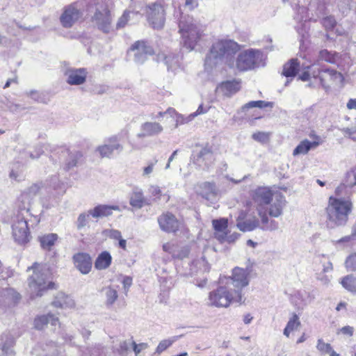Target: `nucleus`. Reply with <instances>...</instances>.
<instances>
[{"mask_svg": "<svg viewBox=\"0 0 356 356\" xmlns=\"http://www.w3.org/2000/svg\"><path fill=\"white\" fill-rule=\"evenodd\" d=\"M300 325V321L299 320V316L293 313L291 318H289L286 327L284 330V334L289 337L291 332L294 330H296Z\"/></svg>", "mask_w": 356, "mask_h": 356, "instance_id": "a19ab883", "label": "nucleus"}, {"mask_svg": "<svg viewBox=\"0 0 356 356\" xmlns=\"http://www.w3.org/2000/svg\"><path fill=\"white\" fill-rule=\"evenodd\" d=\"M132 341H134L132 339L121 341L118 349L119 353L120 355H123L124 353H126L129 349V347L131 346Z\"/></svg>", "mask_w": 356, "mask_h": 356, "instance_id": "e2e57ef3", "label": "nucleus"}, {"mask_svg": "<svg viewBox=\"0 0 356 356\" xmlns=\"http://www.w3.org/2000/svg\"><path fill=\"white\" fill-rule=\"evenodd\" d=\"M316 349L322 355H326L331 351L332 347L330 343L325 342L322 339H318L317 340Z\"/></svg>", "mask_w": 356, "mask_h": 356, "instance_id": "de8ad7c7", "label": "nucleus"}, {"mask_svg": "<svg viewBox=\"0 0 356 356\" xmlns=\"http://www.w3.org/2000/svg\"><path fill=\"white\" fill-rule=\"evenodd\" d=\"M145 198L142 190L138 188H134L130 196V204L133 207L140 209L143 206Z\"/></svg>", "mask_w": 356, "mask_h": 356, "instance_id": "4c0bfd02", "label": "nucleus"}, {"mask_svg": "<svg viewBox=\"0 0 356 356\" xmlns=\"http://www.w3.org/2000/svg\"><path fill=\"white\" fill-rule=\"evenodd\" d=\"M10 177L15 181H20L24 178V173L21 169H12Z\"/></svg>", "mask_w": 356, "mask_h": 356, "instance_id": "69168bd1", "label": "nucleus"}, {"mask_svg": "<svg viewBox=\"0 0 356 356\" xmlns=\"http://www.w3.org/2000/svg\"><path fill=\"white\" fill-rule=\"evenodd\" d=\"M356 185V172H348L347 173V186L351 187Z\"/></svg>", "mask_w": 356, "mask_h": 356, "instance_id": "774afa93", "label": "nucleus"}, {"mask_svg": "<svg viewBox=\"0 0 356 356\" xmlns=\"http://www.w3.org/2000/svg\"><path fill=\"white\" fill-rule=\"evenodd\" d=\"M163 129L161 124L156 122H146L142 124L138 138L151 137L160 134Z\"/></svg>", "mask_w": 356, "mask_h": 356, "instance_id": "b1692460", "label": "nucleus"}, {"mask_svg": "<svg viewBox=\"0 0 356 356\" xmlns=\"http://www.w3.org/2000/svg\"><path fill=\"white\" fill-rule=\"evenodd\" d=\"M342 286L351 293L356 294V276L353 275H348L340 281Z\"/></svg>", "mask_w": 356, "mask_h": 356, "instance_id": "ea45409f", "label": "nucleus"}, {"mask_svg": "<svg viewBox=\"0 0 356 356\" xmlns=\"http://www.w3.org/2000/svg\"><path fill=\"white\" fill-rule=\"evenodd\" d=\"M131 50L135 52V61L139 63H143L147 56L153 54L152 49L149 46H147L143 41L135 42L131 47Z\"/></svg>", "mask_w": 356, "mask_h": 356, "instance_id": "5701e85b", "label": "nucleus"}, {"mask_svg": "<svg viewBox=\"0 0 356 356\" xmlns=\"http://www.w3.org/2000/svg\"><path fill=\"white\" fill-rule=\"evenodd\" d=\"M73 263L75 268L83 275L88 274L92 266V258L89 254L78 252L73 256Z\"/></svg>", "mask_w": 356, "mask_h": 356, "instance_id": "f3484780", "label": "nucleus"}, {"mask_svg": "<svg viewBox=\"0 0 356 356\" xmlns=\"http://www.w3.org/2000/svg\"><path fill=\"white\" fill-rule=\"evenodd\" d=\"M209 108L210 106H204L203 104H200L195 112L191 113L189 115H188V121L193 120L197 115L207 113L209 111Z\"/></svg>", "mask_w": 356, "mask_h": 356, "instance_id": "6e6d98bb", "label": "nucleus"}, {"mask_svg": "<svg viewBox=\"0 0 356 356\" xmlns=\"http://www.w3.org/2000/svg\"><path fill=\"white\" fill-rule=\"evenodd\" d=\"M120 208L115 205L99 204L90 209V213L94 218H104L111 216L113 211H119Z\"/></svg>", "mask_w": 356, "mask_h": 356, "instance_id": "bb28decb", "label": "nucleus"}, {"mask_svg": "<svg viewBox=\"0 0 356 356\" xmlns=\"http://www.w3.org/2000/svg\"><path fill=\"white\" fill-rule=\"evenodd\" d=\"M91 214L90 213V210L87 212L81 213L77 218V228L81 229V228L86 227L90 218Z\"/></svg>", "mask_w": 356, "mask_h": 356, "instance_id": "8fccbe9b", "label": "nucleus"}, {"mask_svg": "<svg viewBox=\"0 0 356 356\" xmlns=\"http://www.w3.org/2000/svg\"><path fill=\"white\" fill-rule=\"evenodd\" d=\"M245 300L239 290L232 291L230 285L220 286L211 291L208 297V305L216 307H227L232 303H242Z\"/></svg>", "mask_w": 356, "mask_h": 356, "instance_id": "423d86ee", "label": "nucleus"}, {"mask_svg": "<svg viewBox=\"0 0 356 356\" xmlns=\"http://www.w3.org/2000/svg\"><path fill=\"white\" fill-rule=\"evenodd\" d=\"M214 161V156L209 148H202L193 156V163L203 170L208 169Z\"/></svg>", "mask_w": 356, "mask_h": 356, "instance_id": "6ab92c4d", "label": "nucleus"}, {"mask_svg": "<svg viewBox=\"0 0 356 356\" xmlns=\"http://www.w3.org/2000/svg\"><path fill=\"white\" fill-rule=\"evenodd\" d=\"M47 356H63V348L58 346L55 343L47 346L46 348Z\"/></svg>", "mask_w": 356, "mask_h": 356, "instance_id": "09e8293b", "label": "nucleus"}, {"mask_svg": "<svg viewBox=\"0 0 356 356\" xmlns=\"http://www.w3.org/2000/svg\"><path fill=\"white\" fill-rule=\"evenodd\" d=\"M353 204L348 199L330 196L326 208L328 225L333 226L344 225L352 211Z\"/></svg>", "mask_w": 356, "mask_h": 356, "instance_id": "39448f33", "label": "nucleus"}, {"mask_svg": "<svg viewBox=\"0 0 356 356\" xmlns=\"http://www.w3.org/2000/svg\"><path fill=\"white\" fill-rule=\"evenodd\" d=\"M343 82L342 74L334 70L327 69L320 72L319 86L325 90H328L332 86H341Z\"/></svg>", "mask_w": 356, "mask_h": 356, "instance_id": "f8f14e48", "label": "nucleus"}, {"mask_svg": "<svg viewBox=\"0 0 356 356\" xmlns=\"http://www.w3.org/2000/svg\"><path fill=\"white\" fill-rule=\"evenodd\" d=\"M147 19L149 24L156 29H162L165 21V13L163 7L156 3L147 7Z\"/></svg>", "mask_w": 356, "mask_h": 356, "instance_id": "9d476101", "label": "nucleus"}, {"mask_svg": "<svg viewBox=\"0 0 356 356\" xmlns=\"http://www.w3.org/2000/svg\"><path fill=\"white\" fill-rule=\"evenodd\" d=\"M286 202L284 195L280 193H275L270 203L266 206V212L268 211L271 217L277 218L282 214Z\"/></svg>", "mask_w": 356, "mask_h": 356, "instance_id": "a211bd4d", "label": "nucleus"}, {"mask_svg": "<svg viewBox=\"0 0 356 356\" xmlns=\"http://www.w3.org/2000/svg\"><path fill=\"white\" fill-rule=\"evenodd\" d=\"M54 192L53 193V195H61L65 193V188L63 184L56 181L54 185Z\"/></svg>", "mask_w": 356, "mask_h": 356, "instance_id": "0e129e2a", "label": "nucleus"}, {"mask_svg": "<svg viewBox=\"0 0 356 356\" xmlns=\"http://www.w3.org/2000/svg\"><path fill=\"white\" fill-rule=\"evenodd\" d=\"M317 140L309 141L307 139L302 140L298 145L294 149L293 155L294 156L300 154H306L310 149H315L320 145L318 137H316Z\"/></svg>", "mask_w": 356, "mask_h": 356, "instance_id": "72a5a7b5", "label": "nucleus"}, {"mask_svg": "<svg viewBox=\"0 0 356 356\" xmlns=\"http://www.w3.org/2000/svg\"><path fill=\"white\" fill-rule=\"evenodd\" d=\"M252 138L260 143H266L268 140L269 135L268 133L259 131L252 134Z\"/></svg>", "mask_w": 356, "mask_h": 356, "instance_id": "052dcab7", "label": "nucleus"}, {"mask_svg": "<svg viewBox=\"0 0 356 356\" xmlns=\"http://www.w3.org/2000/svg\"><path fill=\"white\" fill-rule=\"evenodd\" d=\"M275 194L268 186L257 187L252 193V200L257 204L258 215L261 218V228L265 230H275L278 227L277 222L269 219L266 209V206L270 203Z\"/></svg>", "mask_w": 356, "mask_h": 356, "instance_id": "20e7f679", "label": "nucleus"}, {"mask_svg": "<svg viewBox=\"0 0 356 356\" xmlns=\"http://www.w3.org/2000/svg\"><path fill=\"white\" fill-rule=\"evenodd\" d=\"M130 15H132L133 16H138L137 13L130 12V11H124L123 15L119 18L117 24H116V29H122L124 27L130 20Z\"/></svg>", "mask_w": 356, "mask_h": 356, "instance_id": "49530a36", "label": "nucleus"}, {"mask_svg": "<svg viewBox=\"0 0 356 356\" xmlns=\"http://www.w3.org/2000/svg\"><path fill=\"white\" fill-rule=\"evenodd\" d=\"M208 270V264L205 260L204 255L201 254L200 257L193 259L190 266V272L185 273L184 275L186 277L193 276L196 273H204Z\"/></svg>", "mask_w": 356, "mask_h": 356, "instance_id": "cd10ccee", "label": "nucleus"}, {"mask_svg": "<svg viewBox=\"0 0 356 356\" xmlns=\"http://www.w3.org/2000/svg\"><path fill=\"white\" fill-rule=\"evenodd\" d=\"M112 257L107 251L100 253L95 261V268L99 270L108 268L111 264Z\"/></svg>", "mask_w": 356, "mask_h": 356, "instance_id": "c9c22d12", "label": "nucleus"}, {"mask_svg": "<svg viewBox=\"0 0 356 356\" xmlns=\"http://www.w3.org/2000/svg\"><path fill=\"white\" fill-rule=\"evenodd\" d=\"M241 46L234 40L221 38L215 40L204 60V70L208 73L220 71L223 65L229 68L234 65V58Z\"/></svg>", "mask_w": 356, "mask_h": 356, "instance_id": "f257e3e1", "label": "nucleus"}, {"mask_svg": "<svg viewBox=\"0 0 356 356\" xmlns=\"http://www.w3.org/2000/svg\"><path fill=\"white\" fill-rule=\"evenodd\" d=\"M49 323L52 327L59 325L60 321L58 317L54 314L48 313L38 316L34 319V327L37 330L44 329Z\"/></svg>", "mask_w": 356, "mask_h": 356, "instance_id": "393cba45", "label": "nucleus"}, {"mask_svg": "<svg viewBox=\"0 0 356 356\" xmlns=\"http://www.w3.org/2000/svg\"><path fill=\"white\" fill-rule=\"evenodd\" d=\"M28 209H23L17 213L13 221V236L15 241L19 244L27 243L30 238L29 229L25 214H28Z\"/></svg>", "mask_w": 356, "mask_h": 356, "instance_id": "6e6552de", "label": "nucleus"}, {"mask_svg": "<svg viewBox=\"0 0 356 356\" xmlns=\"http://www.w3.org/2000/svg\"><path fill=\"white\" fill-rule=\"evenodd\" d=\"M204 198L207 200L213 201L218 195V188L216 185L211 182H203L198 184L195 188Z\"/></svg>", "mask_w": 356, "mask_h": 356, "instance_id": "a878e982", "label": "nucleus"}, {"mask_svg": "<svg viewBox=\"0 0 356 356\" xmlns=\"http://www.w3.org/2000/svg\"><path fill=\"white\" fill-rule=\"evenodd\" d=\"M240 88V82L236 80L222 82L217 87V90L226 96H230L236 93Z\"/></svg>", "mask_w": 356, "mask_h": 356, "instance_id": "473e14b6", "label": "nucleus"}, {"mask_svg": "<svg viewBox=\"0 0 356 356\" xmlns=\"http://www.w3.org/2000/svg\"><path fill=\"white\" fill-rule=\"evenodd\" d=\"M345 266L348 270H356V252L347 257L345 261Z\"/></svg>", "mask_w": 356, "mask_h": 356, "instance_id": "5fc2aeb1", "label": "nucleus"}, {"mask_svg": "<svg viewBox=\"0 0 356 356\" xmlns=\"http://www.w3.org/2000/svg\"><path fill=\"white\" fill-rule=\"evenodd\" d=\"M0 110L17 113L22 110V107L20 104H15L6 97H3L0 99Z\"/></svg>", "mask_w": 356, "mask_h": 356, "instance_id": "e433bc0d", "label": "nucleus"}, {"mask_svg": "<svg viewBox=\"0 0 356 356\" xmlns=\"http://www.w3.org/2000/svg\"><path fill=\"white\" fill-rule=\"evenodd\" d=\"M321 70L316 64L306 65L302 63L299 70L298 79L307 82L309 87L319 86V76Z\"/></svg>", "mask_w": 356, "mask_h": 356, "instance_id": "1a4fd4ad", "label": "nucleus"}, {"mask_svg": "<svg viewBox=\"0 0 356 356\" xmlns=\"http://www.w3.org/2000/svg\"><path fill=\"white\" fill-rule=\"evenodd\" d=\"M319 59L327 63H337H337L339 60V55L336 53H332L326 49L322 50L319 52Z\"/></svg>", "mask_w": 356, "mask_h": 356, "instance_id": "a18cd8bd", "label": "nucleus"}, {"mask_svg": "<svg viewBox=\"0 0 356 356\" xmlns=\"http://www.w3.org/2000/svg\"><path fill=\"white\" fill-rule=\"evenodd\" d=\"M302 63L297 58L290 60L284 65L282 74L287 78H293L296 74L298 75Z\"/></svg>", "mask_w": 356, "mask_h": 356, "instance_id": "7c9ffc66", "label": "nucleus"}, {"mask_svg": "<svg viewBox=\"0 0 356 356\" xmlns=\"http://www.w3.org/2000/svg\"><path fill=\"white\" fill-rule=\"evenodd\" d=\"M82 16L81 6L79 3L67 6L60 15V19L63 26L70 28L73 26Z\"/></svg>", "mask_w": 356, "mask_h": 356, "instance_id": "4468645a", "label": "nucleus"}, {"mask_svg": "<svg viewBox=\"0 0 356 356\" xmlns=\"http://www.w3.org/2000/svg\"><path fill=\"white\" fill-rule=\"evenodd\" d=\"M225 284L230 285V289L239 290L242 293V288L248 284V273L246 270L241 268H235L233 270L232 277L225 278Z\"/></svg>", "mask_w": 356, "mask_h": 356, "instance_id": "2eb2a0df", "label": "nucleus"}, {"mask_svg": "<svg viewBox=\"0 0 356 356\" xmlns=\"http://www.w3.org/2000/svg\"><path fill=\"white\" fill-rule=\"evenodd\" d=\"M316 279L324 286H328L332 280V275H326L325 273L320 272L316 275Z\"/></svg>", "mask_w": 356, "mask_h": 356, "instance_id": "680f3d73", "label": "nucleus"}, {"mask_svg": "<svg viewBox=\"0 0 356 356\" xmlns=\"http://www.w3.org/2000/svg\"><path fill=\"white\" fill-rule=\"evenodd\" d=\"M33 274L28 279L29 292L31 298L42 296L48 289L52 288L54 283L49 280L51 271L46 264L35 263L28 270Z\"/></svg>", "mask_w": 356, "mask_h": 356, "instance_id": "f03ea898", "label": "nucleus"}, {"mask_svg": "<svg viewBox=\"0 0 356 356\" xmlns=\"http://www.w3.org/2000/svg\"><path fill=\"white\" fill-rule=\"evenodd\" d=\"M245 215L241 212L237 219V227L242 232H250L254 229L259 225V220L254 217L252 219H246Z\"/></svg>", "mask_w": 356, "mask_h": 356, "instance_id": "c756f323", "label": "nucleus"}, {"mask_svg": "<svg viewBox=\"0 0 356 356\" xmlns=\"http://www.w3.org/2000/svg\"><path fill=\"white\" fill-rule=\"evenodd\" d=\"M158 161L154 159L153 161H149L146 166L143 168L142 176L144 177H148L153 172L155 165H156Z\"/></svg>", "mask_w": 356, "mask_h": 356, "instance_id": "603ef678", "label": "nucleus"}, {"mask_svg": "<svg viewBox=\"0 0 356 356\" xmlns=\"http://www.w3.org/2000/svg\"><path fill=\"white\" fill-rule=\"evenodd\" d=\"M324 10V6L323 5L319 6L318 8V11L315 13V14L312 13L309 15V11L313 10V6H311L310 8H307L304 6H299L295 15V19L299 22H307V20H316L317 17H319L321 14H323Z\"/></svg>", "mask_w": 356, "mask_h": 356, "instance_id": "4be33fe9", "label": "nucleus"}, {"mask_svg": "<svg viewBox=\"0 0 356 356\" xmlns=\"http://www.w3.org/2000/svg\"><path fill=\"white\" fill-rule=\"evenodd\" d=\"M179 338V336H173L161 340L157 345L154 354L161 355L163 352L170 348L176 341H177Z\"/></svg>", "mask_w": 356, "mask_h": 356, "instance_id": "37998d69", "label": "nucleus"}, {"mask_svg": "<svg viewBox=\"0 0 356 356\" xmlns=\"http://www.w3.org/2000/svg\"><path fill=\"white\" fill-rule=\"evenodd\" d=\"M159 60L164 61L168 70L175 71L179 66V60L177 56L170 54L165 56L163 54L159 56Z\"/></svg>", "mask_w": 356, "mask_h": 356, "instance_id": "79ce46f5", "label": "nucleus"}, {"mask_svg": "<svg viewBox=\"0 0 356 356\" xmlns=\"http://www.w3.org/2000/svg\"><path fill=\"white\" fill-rule=\"evenodd\" d=\"M212 225L215 230L216 238L221 241H224L227 238L228 221L226 218H220L218 220H213Z\"/></svg>", "mask_w": 356, "mask_h": 356, "instance_id": "c85d7f7f", "label": "nucleus"}, {"mask_svg": "<svg viewBox=\"0 0 356 356\" xmlns=\"http://www.w3.org/2000/svg\"><path fill=\"white\" fill-rule=\"evenodd\" d=\"M179 33L183 46L190 51L195 49L204 35L202 27L189 15L181 16Z\"/></svg>", "mask_w": 356, "mask_h": 356, "instance_id": "7ed1b4c3", "label": "nucleus"}, {"mask_svg": "<svg viewBox=\"0 0 356 356\" xmlns=\"http://www.w3.org/2000/svg\"><path fill=\"white\" fill-rule=\"evenodd\" d=\"M122 150L123 145L121 143V136L120 135H114L107 138L104 143L97 149L102 157L106 158H111L114 152L120 153Z\"/></svg>", "mask_w": 356, "mask_h": 356, "instance_id": "9b49d317", "label": "nucleus"}, {"mask_svg": "<svg viewBox=\"0 0 356 356\" xmlns=\"http://www.w3.org/2000/svg\"><path fill=\"white\" fill-rule=\"evenodd\" d=\"M341 131L346 136L356 140V118L350 127L343 128Z\"/></svg>", "mask_w": 356, "mask_h": 356, "instance_id": "3c124183", "label": "nucleus"}, {"mask_svg": "<svg viewBox=\"0 0 356 356\" xmlns=\"http://www.w3.org/2000/svg\"><path fill=\"white\" fill-rule=\"evenodd\" d=\"M92 22L104 33H110L113 30L112 17L106 8H97L92 17Z\"/></svg>", "mask_w": 356, "mask_h": 356, "instance_id": "ddd939ff", "label": "nucleus"}, {"mask_svg": "<svg viewBox=\"0 0 356 356\" xmlns=\"http://www.w3.org/2000/svg\"><path fill=\"white\" fill-rule=\"evenodd\" d=\"M322 24L327 30H332L336 26V20L333 17L329 16L323 19Z\"/></svg>", "mask_w": 356, "mask_h": 356, "instance_id": "bf43d9fd", "label": "nucleus"}, {"mask_svg": "<svg viewBox=\"0 0 356 356\" xmlns=\"http://www.w3.org/2000/svg\"><path fill=\"white\" fill-rule=\"evenodd\" d=\"M353 240V236H346L344 237H342L339 240H334L332 241V243L333 245H334L336 248H345L348 245V244Z\"/></svg>", "mask_w": 356, "mask_h": 356, "instance_id": "864d4df0", "label": "nucleus"}, {"mask_svg": "<svg viewBox=\"0 0 356 356\" xmlns=\"http://www.w3.org/2000/svg\"><path fill=\"white\" fill-rule=\"evenodd\" d=\"M165 116H169L170 118H172L174 121H175V127H177L179 124H182L184 123H187L189 121H188V116L184 117L183 115L178 114L176 111L172 108H169L165 112H159L154 118H163Z\"/></svg>", "mask_w": 356, "mask_h": 356, "instance_id": "f704fd0d", "label": "nucleus"}, {"mask_svg": "<svg viewBox=\"0 0 356 356\" xmlns=\"http://www.w3.org/2000/svg\"><path fill=\"white\" fill-rule=\"evenodd\" d=\"M267 106L272 107V103L259 100V101L250 102L245 105V108H254V107L264 108V107H267Z\"/></svg>", "mask_w": 356, "mask_h": 356, "instance_id": "13d9d810", "label": "nucleus"}, {"mask_svg": "<svg viewBox=\"0 0 356 356\" xmlns=\"http://www.w3.org/2000/svg\"><path fill=\"white\" fill-rule=\"evenodd\" d=\"M88 71L86 68H69L65 72L66 80L70 85H81L86 79Z\"/></svg>", "mask_w": 356, "mask_h": 356, "instance_id": "aec40b11", "label": "nucleus"}, {"mask_svg": "<svg viewBox=\"0 0 356 356\" xmlns=\"http://www.w3.org/2000/svg\"><path fill=\"white\" fill-rule=\"evenodd\" d=\"M131 346L133 348V350L136 356H138V355L143 350L147 349L149 348V344L147 343H136L134 341L131 342Z\"/></svg>", "mask_w": 356, "mask_h": 356, "instance_id": "4d7b16f0", "label": "nucleus"}, {"mask_svg": "<svg viewBox=\"0 0 356 356\" xmlns=\"http://www.w3.org/2000/svg\"><path fill=\"white\" fill-rule=\"evenodd\" d=\"M103 292L105 298V304L107 306L113 305L118 297L117 290L108 286L104 289Z\"/></svg>", "mask_w": 356, "mask_h": 356, "instance_id": "c03bdc74", "label": "nucleus"}, {"mask_svg": "<svg viewBox=\"0 0 356 356\" xmlns=\"http://www.w3.org/2000/svg\"><path fill=\"white\" fill-rule=\"evenodd\" d=\"M312 297L305 291H297L291 295L290 301L298 310H303L311 303Z\"/></svg>", "mask_w": 356, "mask_h": 356, "instance_id": "412c9836", "label": "nucleus"}, {"mask_svg": "<svg viewBox=\"0 0 356 356\" xmlns=\"http://www.w3.org/2000/svg\"><path fill=\"white\" fill-rule=\"evenodd\" d=\"M58 235L54 233L44 234L39 238L41 247L44 250H51L58 240Z\"/></svg>", "mask_w": 356, "mask_h": 356, "instance_id": "58836bf2", "label": "nucleus"}, {"mask_svg": "<svg viewBox=\"0 0 356 356\" xmlns=\"http://www.w3.org/2000/svg\"><path fill=\"white\" fill-rule=\"evenodd\" d=\"M266 55L259 49H248L240 52L234 59V65L232 69H236L240 72H246L264 67L266 65Z\"/></svg>", "mask_w": 356, "mask_h": 356, "instance_id": "0eeeda50", "label": "nucleus"}, {"mask_svg": "<svg viewBox=\"0 0 356 356\" xmlns=\"http://www.w3.org/2000/svg\"><path fill=\"white\" fill-rule=\"evenodd\" d=\"M188 253H189L188 248L187 247H184L179 251L176 250L175 252H172V256L174 257L182 259L188 256Z\"/></svg>", "mask_w": 356, "mask_h": 356, "instance_id": "338daca9", "label": "nucleus"}, {"mask_svg": "<svg viewBox=\"0 0 356 356\" xmlns=\"http://www.w3.org/2000/svg\"><path fill=\"white\" fill-rule=\"evenodd\" d=\"M158 223L161 230L165 232H175L181 222L170 213H164L158 218Z\"/></svg>", "mask_w": 356, "mask_h": 356, "instance_id": "dca6fc26", "label": "nucleus"}, {"mask_svg": "<svg viewBox=\"0 0 356 356\" xmlns=\"http://www.w3.org/2000/svg\"><path fill=\"white\" fill-rule=\"evenodd\" d=\"M52 305L58 308L71 309L74 307L75 302L72 297L60 292L55 297Z\"/></svg>", "mask_w": 356, "mask_h": 356, "instance_id": "2f4dec72", "label": "nucleus"}]
</instances>
